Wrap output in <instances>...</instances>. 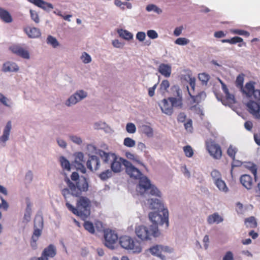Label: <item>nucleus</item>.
Returning <instances> with one entry per match:
<instances>
[{
	"mask_svg": "<svg viewBox=\"0 0 260 260\" xmlns=\"http://www.w3.org/2000/svg\"><path fill=\"white\" fill-rule=\"evenodd\" d=\"M75 161L78 164L79 166L82 167L81 172L83 173H85L86 169L83 166L85 160H84V154L82 152H79L76 153Z\"/></svg>",
	"mask_w": 260,
	"mask_h": 260,
	"instance_id": "obj_27",
	"label": "nucleus"
},
{
	"mask_svg": "<svg viewBox=\"0 0 260 260\" xmlns=\"http://www.w3.org/2000/svg\"><path fill=\"white\" fill-rule=\"evenodd\" d=\"M112 171L110 169L106 170L98 175V177L103 181H105L112 176Z\"/></svg>",
	"mask_w": 260,
	"mask_h": 260,
	"instance_id": "obj_33",
	"label": "nucleus"
},
{
	"mask_svg": "<svg viewBox=\"0 0 260 260\" xmlns=\"http://www.w3.org/2000/svg\"><path fill=\"white\" fill-rule=\"evenodd\" d=\"M1 199L2 201V206L1 207L3 208L4 210L7 211L9 208V204L6 202L5 200L4 199L3 197H1Z\"/></svg>",
	"mask_w": 260,
	"mask_h": 260,
	"instance_id": "obj_62",
	"label": "nucleus"
},
{
	"mask_svg": "<svg viewBox=\"0 0 260 260\" xmlns=\"http://www.w3.org/2000/svg\"><path fill=\"white\" fill-rule=\"evenodd\" d=\"M215 184L218 187V188L222 191L227 192L228 188L226 186L225 183L221 179L214 182Z\"/></svg>",
	"mask_w": 260,
	"mask_h": 260,
	"instance_id": "obj_35",
	"label": "nucleus"
},
{
	"mask_svg": "<svg viewBox=\"0 0 260 260\" xmlns=\"http://www.w3.org/2000/svg\"><path fill=\"white\" fill-rule=\"evenodd\" d=\"M149 251L152 255L159 257L162 260H165L166 256L164 253L170 252V250L167 247L156 245L149 248Z\"/></svg>",
	"mask_w": 260,
	"mask_h": 260,
	"instance_id": "obj_12",
	"label": "nucleus"
},
{
	"mask_svg": "<svg viewBox=\"0 0 260 260\" xmlns=\"http://www.w3.org/2000/svg\"><path fill=\"white\" fill-rule=\"evenodd\" d=\"M255 82L250 81L245 84V86L243 87L240 91L243 94H245L248 98H253L257 100H260V89H255Z\"/></svg>",
	"mask_w": 260,
	"mask_h": 260,
	"instance_id": "obj_8",
	"label": "nucleus"
},
{
	"mask_svg": "<svg viewBox=\"0 0 260 260\" xmlns=\"http://www.w3.org/2000/svg\"><path fill=\"white\" fill-rule=\"evenodd\" d=\"M250 171L253 174L254 178L255 179L257 173V168L256 166L255 165H252L250 168ZM240 181L244 187L247 189H250L252 188L255 179L254 180L251 176L247 174H244L241 176Z\"/></svg>",
	"mask_w": 260,
	"mask_h": 260,
	"instance_id": "obj_10",
	"label": "nucleus"
},
{
	"mask_svg": "<svg viewBox=\"0 0 260 260\" xmlns=\"http://www.w3.org/2000/svg\"><path fill=\"white\" fill-rule=\"evenodd\" d=\"M9 100L2 93H0V102L4 104V105L6 106H9V105L8 104V102Z\"/></svg>",
	"mask_w": 260,
	"mask_h": 260,
	"instance_id": "obj_61",
	"label": "nucleus"
},
{
	"mask_svg": "<svg viewBox=\"0 0 260 260\" xmlns=\"http://www.w3.org/2000/svg\"><path fill=\"white\" fill-rule=\"evenodd\" d=\"M211 175L214 182L221 179V175L217 170H213L211 173Z\"/></svg>",
	"mask_w": 260,
	"mask_h": 260,
	"instance_id": "obj_49",
	"label": "nucleus"
},
{
	"mask_svg": "<svg viewBox=\"0 0 260 260\" xmlns=\"http://www.w3.org/2000/svg\"><path fill=\"white\" fill-rule=\"evenodd\" d=\"M245 128L248 131H251L252 127L253 124L250 121H247L244 123Z\"/></svg>",
	"mask_w": 260,
	"mask_h": 260,
	"instance_id": "obj_64",
	"label": "nucleus"
},
{
	"mask_svg": "<svg viewBox=\"0 0 260 260\" xmlns=\"http://www.w3.org/2000/svg\"><path fill=\"white\" fill-rule=\"evenodd\" d=\"M149 208L151 209H156V212H160L164 208L163 204L161 201L158 199H151L149 200Z\"/></svg>",
	"mask_w": 260,
	"mask_h": 260,
	"instance_id": "obj_22",
	"label": "nucleus"
},
{
	"mask_svg": "<svg viewBox=\"0 0 260 260\" xmlns=\"http://www.w3.org/2000/svg\"><path fill=\"white\" fill-rule=\"evenodd\" d=\"M139 179V184L137 187V190L141 194H144L150 190V193L152 196L160 197L161 192L158 188L151 183L150 180L145 176H143L141 172L140 175L138 178H134Z\"/></svg>",
	"mask_w": 260,
	"mask_h": 260,
	"instance_id": "obj_4",
	"label": "nucleus"
},
{
	"mask_svg": "<svg viewBox=\"0 0 260 260\" xmlns=\"http://www.w3.org/2000/svg\"><path fill=\"white\" fill-rule=\"evenodd\" d=\"M157 86V84H155L153 87H150L148 89V94L150 97H152L154 95V91Z\"/></svg>",
	"mask_w": 260,
	"mask_h": 260,
	"instance_id": "obj_63",
	"label": "nucleus"
},
{
	"mask_svg": "<svg viewBox=\"0 0 260 260\" xmlns=\"http://www.w3.org/2000/svg\"><path fill=\"white\" fill-rule=\"evenodd\" d=\"M141 131L143 134L148 137H151L153 135V129L150 126L146 125H142Z\"/></svg>",
	"mask_w": 260,
	"mask_h": 260,
	"instance_id": "obj_40",
	"label": "nucleus"
},
{
	"mask_svg": "<svg viewBox=\"0 0 260 260\" xmlns=\"http://www.w3.org/2000/svg\"><path fill=\"white\" fill-rule=\"evenodd\" d=\"M147 34L148 37L152 39H154L158 37L157 33L154 30H148Z\"/></svg>",
	"mask_w": 260,
	"mask_h": 260,
	"instance_id": "obj_57",
	"label": "nucleus"
},
{
	"mask_svg": "<svg viewBox=\"0 0 260 260\" xmlns=\"http://www.w3.org/2000/svg\"><path fill=\"white\" fill-rule=\"evenodd\" d=\"M43 226V220L42 217L40 215L36 216L34 219V228L35 229H40L42 231V229Z\"/></svg>",
	"mask_w": 260,
	"mask_h": 260,
	"instance_id": "obj_34",
	"label": "nucleus"
},
{
	"mask_svg": "<svg viewBox=\"0 0 260 260\" xmlns=\"http://www.w3.org/2000/svg\"><path fill=\"white\" fill-rule=\"evenodd\" d=\"M126 130L129 134H134L136 131V127L134 123H128L126 126Z\"/></svg>",
	"mask_w": 260,
	"mask_h": 260,
	"instance_id": "obj_51",
	"label": "nucleus"
},
{
	"mask_svg": "<svg viewBox=\"0 0 260 260\" xmlns=\"http://www.w3.org/2000/svg\"><path fill=\"white\" fill-rule=\"evenodd\" d=\"M223 220V218L218 213H214L210 215L207 218V222L209 224H212L214 223H219Z\"/></svg>",
	"mask_w": 260,
	"mask_h": 260,
	"instance_id": "obj_26",
	"label": "nucleus"
},
{
	"mask_svg": "<svg viewBox=\"0 0 260 260\" xmlns=\"http://www.w3.org/2000/svg\"><path fill=\"white\" fill-rule=\"evenodd\" d=\"M96 153L100 156L104 163L108 164H111L116 156L114 153L106 152L100 149H99Z\"/></svg>",
	"mask_w": 260,
	"mask_h": 260,
	"instance_id": "obj_17",
	"label": "nucleus"
},
{
	"mask_svg": "<svg viewBox=\"0 0 260 260\" xmlns=\"http://www.w3.org/2000/svg\"><path fill=\"white\" fill-rule=\"evenodd\" d=\"M43 256L46 257H53L56 255V248L52 244H50L45 248L42 254Z\"/></svg>",
	"mask_w": 260,
	"mask_h": 260,
	"instance_id": "obj_24",
	"label": "nucleus"
},
{
	"mask_svg": "<svg viewBox=\"0 0 260 260\" xmlns=\"http://www.w3.org/2000/svg\"><path fill=\"white\" fill-rule=\"evenodd\" d=\"M19 68L16 63L14 62H6L4 64L3 70L5 72H16L17 71Z\"/></svg>",
	"mask_w": 260,
	"mask_h": 260,
	"instance_id": "obj_31",
	"label": "nucleus"
},
{
	"mask_svg": "<svg viewBox=\"0 0 260 260\" xmlns=\"http://www.w3.org/2000/svg\"><path fill=\"white\" fill-rule=\"evenodd\" d=\"M119 243L123 249L132 250L134 253H140L142 251L141 244L128 236H122L119 238Z\"/></svg>",
	"mask_w": 260,
	"mask_h": 260,
	"instance_id": "obj_6",
	"label": "nucleus"
},
{
	"mask_svg": "<svg viewBox=\"0 0 260 260\" xmlns=\"http://www.w3.org/2000/svg\"><path fill=\"white\" fill-rule=\"evenodd\" d=\"M170 87V83L168 80H164L159 85V90L160 92L165 93L168 91V89Z\"/></svg>",
	"mask_w": 260,
	"mask_h": 260,
	"instance_id": "obj_37",
	"label": "nucleus"
},
{
	"mask_svg": "<svg viewBox=\"0 0 260 260\" xmlns=\"http://www.w3.org/2000/svg\"><path fill=\"white\" fill-rule=\"evenodd\" d=\"M183 151L185 156L187 157H191L193 155V151L191 147L189 145H186L183 148Z\"/></svg>",
	"mask_w": 260,
	"mask_h": 260,
	"instance_id": "obj_47",
	"label": "nucleus"
},
{
	"mask_svg": "<svg viewBox=\"0 0 260 260\" xmlns=\"http://www.w3.org/2000/svg\"><path fill=\"white\" fill-rule=\"evenodd\" d=\"M137 236L142 241L150 240L152 237H157L160 233L156 226L147 227L143 225L136 226L135 230Z\"/></svg>",
	"mask_w": 260,
	"mask_h": 260,
	"instance_id": "obj_5",
	"label": "nucleus"
},
{
	"mask_svg": "<svg viewBox=\"0 0 260 260\" xmlns=\"http://www.w3.org/2000/svg\"><path fill=\"white\" fill-rule=\"evenodd\" d=\"M244 223L247 228L253 229L256 228L257 225L255 218L254 216L245 218Z\"/></svg>",
	"mask_w": 260,
	"mask_h": 260,
	"instance_id": "obj_32",
	"label": "nucleus"
},
{
	"mask_svg": "<svg viewBox=\"0 0 260 260\" xmlns=\"http://www.w3.org/2000/svg\"><path fill=\"white\" fill-rule=\"evenodd\" d=\"M174 87L176 89L178 97L177 98L173 97L169 98L168 100L171 103L172 108H173V107L181 108L182 105V98L179 96L180 89L178 86H174Z\"/></svg>",
	"mask_w": 260,
	"mask_h": 260,
	"instance_id": "obj_18",
	"label": "nucleus"
},
{
	"mask_svg": "<svg viewBox=\"0 0 260 260\" xmlns=\"http://www.w3.org/2000/svg\"><path fill=\"white\" fill-rule=\"evenodd\" d=\"M30 14L31 19L36 23H38L40 21V19L38 13L35 11L30 10Z\"/></svg>",
	"mask_w": 260,
	"mask_h": 260,
	"instance_id": "obj_53",
	"label": "nucleus"
},
{
	"mask_svg": "<svg viewBox=\"0 0 260 260\" xmlns=\"http://www.w3.org/2000/svg\"><path fill=\"white\" fill-rule=\"evenodd\" d=\"M70 138L72 142L79 145L81 144L82 142L81 139L76 136H71Z\"/></svg>",
	"mask_w": 260,
	"mask_h": 260,
	"instance_id": "obj_58",
	"label": "nucleus"
},
{
	"mask_svg": "<svg viewBox=\"0 0 260 260\" xmlns=\"http://www.w3.org/2000/svg\"><path fill=\"white\" fill-rule=\"evenodd\" d=\"M149 218L153 223L151 226L166 224V228L169 226V212L167 209H164L160 212H152L149 214Z\"/></svg>",
	"mask_w": 260,
	"mask_h": 260,
	"instance_id": "obj_7",
	"label": "nucleus"
},
{
	"mask_svg": "<svg viewBox=\"0 0 260 260\" xmlns=\"http://www.w3.org/2000/svg\"><path fill=\"white\" fill-rule=\"evenodd\" d=\"M83 226L86 230L91 234H93L95 232L93 224L91 222L85 221L83 224Z\"/></svg>",
	"mask_w": 260,
	"mask_h": 260,
	"instance_id": "obj_45",
	"label": "nucleus"
},
{
	"mask_svg": "<svg viewBox=\"0 0 260 260\" xmlns=\"http://www.w3.org/2000/svg\"><path fill=\"white\" fill-rule=\"evenodd\" d=\"M123 144L127 147H133L136 145V142L132 138L127 137L124 139Z\"/></svg>",
	"mask_w": 260,
	"mask_h": 260,
	"instance_id": "obj_48",
	"label": "nucleus"
},
{
	"mask_svg": "<svg viewBox=\"0 0 260 260\" xmlns=\"http://www.w3.org/2000/svg\"><path fill=\"white\" fill-rule=\"evenodd\" d=\"M237 151L238 150L236 147L230 145L228 149L227 154L233 160H235V155Z\"/></svg>",
	"mask_w": 260,
	"mask_h": 260,
	"instance_id": "obj_42",
	"label": "nucleus"
},
{
	"mask_svg": "<svg viewBox=\"0 0 260 260\" xmlns=\"http://www.w3.org/2000/svg\"><path fill=\"white\" fill-rule=\"evenodd\" d=\"M81 59L82 61L85 63H89L91 60L90 55L86 52H84L82 54Z\"/></svg>",
	"mask_w": 260,
	"mask_h": 260,
	"instance_id": "obj_55",
	"label": "nucleus"
},
{
	"mask_svg": "<svg viewBox=\"0 0 260 260\" xmlns=\"http://www.w3.org/2000/svg\"><path fill=\"white\" fill-rule=\"evenodd\" d=\"M184 127L185 129L189 132H192L193 127H192V120L189 119H188L185 123Z\"/></svg>",
	"mask_w": 260,
	"mask_h": 260,
	"instance_id": "obj_54",
	"label": "nucleus"
},
{
	"mask_svg": "<svg viewBox=\"0 0 260 260\" xmlns=\"http://www.w3.org/2000/svg\"><path fill=\"white\" fill-rule=\"evenodd\" d=\"M189 42V40L185 38H179L175 41V43L179 45H185L188 44Z\"/></svg>",
	"mask_w": 260,
	"mask_h": 260,
	"instance_id": "obj_50",
	"label": "nucleus"
},
{
	"mask_svg": "<svg viewBox=\"0 0 260 260\" xmlns=\"http://www.w3.org/2000/svg\"><path fill=\"white\" fill-rule=\"evenodd\" d=\"M146 10L148 12L154 11L157 14H160L162 12V10L154 4H149L147 5Z\"/></svg>",
	"mask_w": 260,
	"mask_h": 260,
	"instance_id": "obj_46",
	"label": "nucleus"
},
{
	"mask_svg": "<svg viewBox=\"0 0 260 260\" xmlns=\"http://www.w3.org/2000/svg\"><path fill=\"white\" fill-rule=\"evenodd\" d=\"M158 70L162 76L166 78L171 76L172 68L169 64L161 63L158 67Z\"/></svg>",
	"mask_w": 260,
	"mask_h": 260,
	"instance_id": "obj_21",
	"label": "nucleus"
},
{
	"mask_svg": "<svg viewBox=\"0 0 260 260\" xmlns=\"http://www.w3.org/2000/svg\"><path fill=\"white\" fill-rule=\"evenodd\" d=\"M206 149L211 156L219 159L222 156V151L220 145L211 139L206 141Z\"/></svg>",
	"mask_w": 260,
	"mask_h": 260,
	"instance_id": "obj_9",
	"label": "nucleus"
},
{
	"mask_svg": "<svg viewBox=\"0 0 260 260\" xmlns=\"http://www.w3.org/2000/svg\"><path fill=\"white\" fill-rule=\"evenodd\" d=\"M111 171L115 173L120 172L122 166L125 167L126 173L131 178H138L141 174V171L136 168L132 164L125 159L115 156L110 164Z\"/></svg>",
	"mask_w": 260,
	"mask_h": 260,
	"instance_id": "obj_2",
	"label": "nucleus"
},
{
	"mask_svg": "<svg viewBox=\"0 0 260 260\" xmlns=\"http://www.w3.org/2000/svg\"><path fill=\"white\" fill-rule=\"evenodd\" d=\"M41 235V230L40 229H35L33 234L31 237L30 245L32 249H35L37 248V241L38 240L39 238Z\"/></svg>",
	"mask_w": 260,
	"mask_h": 260,
	"instance_id": "obj_25",
	"label": "nucleus"
},
{
	"mask_svg": "<svg viewBox=\"0 0 260 260\" xmlns=\"http://www.w3.org/2000/svg\"><path fill=\"white\" fill-rule=\"evenodd\" d=\"M160 107L162 112L167 115H171L173 112V108H172L168 99H164L161 101Z\"/></svg>",
	"mask_w": 260,
	"mask_h": 260,
	"instance_id": "obj_19",
	"label": "nucleus"
},
{
	"mask_svg": "<svg viewBox=\"0 0 260 260\" xmlns=\"http://www.w3.org/2000/svg\"><path fill=\"white\" fill-rule=\"evenodd\" d=\"M118 32L120 37L124 39L129 40L133 39V34L126 30L121 29Z\"/></svg>",
	"mask_w": 260,
	"mask_h": 260,
	"instance_id": "obj_38",
	"label": "nucleus"
},
{
	"mask_svg": "<svg viewBox=\"0 0 260 260\" xmlns=\"http://www.w3.org/2000/svg\"><path fill=\"white\" fill-rule=\"evenodd\" d=\"M0 18L6 23H10L13 20L9 12L2 8H0Z\"/></svg>",
	"mask_w": 260,
	"mask_h": 260,
	"instance_id": "obj_29",
	"label": "nucleus"
},
{
	"mask_svg": "<svg viewBox=\"0 0 260 260\" xmlns=\"http://www.w3.org/2000/svg\"><path fill=\"white\" fill-rule=\"evenodd\" d=\"M11 127V122L9 121L7 123L3 135L0 137V143H5L9 139Z\"/></svg>",
	"mask_w": 260,
	"mask_h": 260,
	"instance_id": "obj_23",
	"label": "nucleus"
},
{
	"mask_svg": "<svg viewBox=\"0 0 260 260\" xmlns=\"http://www.w3.org/2000/svg\"><path fill=\"white\" fill-rule=\"evenodd\" d=\"M146 37V35L144 32L140 31L138 32L136 35V38L140 41H143Z\"/></svg>",
	"mask_w": 260,
	"mask_h": 260,
	"instance_id": "obj_59",
	"label": "nucleus"
},
{
	"mask_svg": "<svg viewBox=\"0 0 260 260\" xmlns=\"http://www.w3.org/2000/svg\"><path fill=\"white\" fill-rule=\"evenodd\" d=\"M66 191L75 197H80L83 192L87 191L88 189L87 179L83 176L80 177L76 172L72 173L70 179L66 177Z\"/></svg>",
	"mask_w": 260,
	"mask_h": 260,
	"instance_id": "obj_1",
	"label": "nucleus"
},
{
	"mask_svg": "<svg viewBox=\"0 0 260 260\" xmlns=\"http://www.w3.org/2000/svg\"><path fill=\"white\" fill-rule=\"evenodd\" d=\"M187 90L188 94L194 103L199 104L202 101L204 100L206 98V93L204 91H201L199 92L197 95H193V94L194 93H192L191 91H190V90L188 89V87H187Z\"/></svg>",
	"mask_w": 260,
	"mask_h": 260,
	"instance_id": "obj_20",
	"label": "nucleus"
},
{
	"mask_svg": "<svg viewBox=\"0 0 260 260\" xmlns=\"http://www.w3.org/2000/svg\"><path fill=\"white\" fill-rule=\"evenodd\" d=\"M243 41V39L240 37H234L230 39H223L222 43H228L231 44H235L238 43H241Z\"/></svg>",
	"mask_w": 260,
	"mask_h": 260,
	"instance_id": "obj_36",
	"label": "nucleus"
},
{
	"mask_svg": "<svg viewBox=\"0 0 260 260\" xmlns=\"http://www.w3.org/2000/svg\"><path fill=\"white\" fill-rule=\"evenodd\" d=\"M87 93L81 90L77 91L74 94L71 96L68 99V105H74L81 101L87 96Z\"/></svg>",
	"mask_w": 260,
	"mask_h": 260,
	"instance_id": "obj_16",
	"label": "nucleus"
},
{
	"mask_svg": "<svg viewBox=\"0 0 260 260\" xmlns=\"http://www.w3.org/2000/svg\"><path fill=\"white\" fill-rule=\"evenodd\" d=\"M87 167L91 171H96L100 167V160L98 157L91 155L86 162Z\"/></svg>",
	"mask_w": 260,
	"mask_h": 260,
	"instance_id": "obj_15",
	"label": "nucleus"
},
{
	"mask_svg": "<svg viewBox=\"0 0 260 260\" xmlns=\"http://www.w3.org/2000/svg\"><path fill=\"white\" fill-rule=\"evenodd\" d=\"M225 100L228 104H234L235 102L234 95L230 93L229 91L225 93Z\"/></svg>",
	"mask_w": 260,
	"mask_h": 260,
	"instance_id": "obj_52",
	"label": "nucleus"
},
{
	"mask_svg": "<svg viewBox=\"0 0 260 260\" xmlns=\"http://www.w3.org/2000/svg\"><path fill=\"white\" fill-rule=\"evenodd\" d=\"M189 84L191 87V90L190 91H191L192 93H194L196 86V79L193 77H190L189 79Z\"/></svg>",
	"mask_w": 260,
	"mask_h": 260,
	"instance_id": "obj_56",
	"label": "nucleus"
},
{
	"mask_svg": "<svg viewBox=\"0 0 260 260\" xmlns=\"http://www.w3.org/2000/svg\"><path fill=\"white\" fill-rule=\"evenodd\" d=\"M246 106L249 112L255 118L260 120V105L256 102L250 100L246 103Z\"/></svg>",
	"mask_w": 260,
	"mask_h": 260,
	"instance_id": "obj_13",
	"label": "nucleus"
},
{
	"mask_svg": "<svg viewBox=\"0 0 260 260\" xmlns=\"http://www.w3.org/2000/svg\"><path fill=\"white\" fill-rule=\"evenodd\" d=\"M46 42L48 44L51 45L53 48H56L59 45L56 39L51 35L48 36Z\"/></svg>",
	"mask_w": 260,
	"mask_h": 260,
	"instance_id": "obj_41",
	"label": "nucleus"
},
{
	"mask_svg": "<svg viewBox=\"0 0 260 260\" xmlns=\"http://www.w3.org/2000/svg\"><path fill=\"white\" fill-rule=\"evenodd\" d=\"M10 50L14 54L25 59L29 58L28 51L19 45H13L10 47Z\"/></svg>",
	"mask_w": 260,
	"mask_h": 260,
	"instance_id": "obj_14",
	"label": "nucleus"
},
{
	"mask_svg": "<svg viewBox=\"0 0 260 260\" xmlns=\"http://www.w3.org/2000/svg\"><path fill=\"white\" fill-rule=\"evenodd\" d=\"M244 80V75L243 74L239 75L236 78L235 81V85L236 87L240 89H242L243 87V83Z\"/></svg>",
	"mask_w": 260,
	"mask_h": 260,
	"instance_id": "obj_39",
	"label": "nucleus"
},
{
	"mask_svg": "<svg viewBox=\"0 0 260 260\" xmlns=\"http://www.w3.org/2000/svg\"><path fill=\"white\" fill-rule=\"evenodd\" d=\"M222 260H234L232 252L230 251L226 252Z\"/></svg>",
	"mask_w": 260,
	"mask_h": 260,
	"instance_id": "obj_60",
	"label": "nucleus"
},
{
	"mask_svg": "<svg viewBox=\"0 0 260 260\" xmlns=\"http://www.w3.org/2000/svg\"><path fill=\"white\" fill-rule=\"evenodd\" d=\"M198 78L203 84H206L209 80L210 76L208 74L203 73L199 74Z\"/></svg>",
	"mask_w": 260,
	"mask_h": 260,
	"instance_id": "obj_43",
	"label": "nucleus"
},
{
	"mask_svg": "<svg viewBox=\"0 0 260 260\" xmlns=\"http://www.w3.org/2000/svg\"><path fill=\"white\" fill-rule=\"evenodd\" d=\"M25 31L30 38H37L41 35L39 29L36 27H26Z\"/></svg>",
	"mask_w": 260,
	"mask_h": 260,
	"instance_id": "obj_28",
	"label": "nucleus"
},
{
	"mask_svg": "<svg viewBox=\"0 0 260 260\" xmlns=\"http://www.w3.org/2000/svg\"><path fill=\"white\" fill-rule=\"evenodd\" d=\"M230 32L233 34L242 35L245 37H249L250 36V33L248 31L242 29H232L230 30Z\"/></svg>",
	"mask_w": 260,
	"mask_h": 260,
	"instance_id": "obj_44",
	"label": "nucleus"
},
{
	"mask_svg": "<svg viewBox=\"0 0 260 260\" xmlns=\"http://www.w3.org/2000/svg\"><path fill=\"white\" fill-rule=\"evenodd\" d=\"M105 245L108 248L113 249L118 240L117 235L112 230H106L104 233Z\"/></svg>",
	"mask_w": 260,
	"mask_h": 260,
	"instance_id": "obj_11",
	"label": "nucleus"
},
{
	"mask_svg": "<svg viewBox=\"0 0 260 260\" xmlns=\"http://www.w3.org/2000/svg\"><path fill=\"white\" fill-rule=\"evenodd\" d=\"M35 2L36 6L45 11H49L53 8V6L51 4L45 2L43 0H37Z\"/></svg>",
	"mask_w": 260,
	"mask_h": 260,
	"instance_id": "obj_30",
	"label": "nucleus"
},
{
	"mask_svg": "<svg viewBox=\"0 0 260 260\" xmlns=\"http://www.w3.org/2000/svg\"><path fill=\"white\" fill-rule=\"evenodd\" d=\"M66 207L83 220H85L90 214L91 201L86 197L82 196L79 198L76 208L67 203Z\"/></svg>",
	"mask_w": 260,
	"mask_h": 260,
	"instance_id": "obj_3",
	"label": "nucleus"
}]
</instances>
